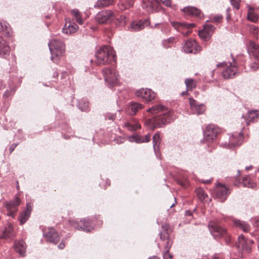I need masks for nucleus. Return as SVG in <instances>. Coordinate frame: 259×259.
I'll use <instances>...</instances> for the list:
<instances>
[{
	"label": "nucleus",
	"instance_id": "obj_1",
	"mask_svg": "<svg viewBox=\"0 0 259 259\" xmlns=\"http://www.w3.org/2000/svg\"><path fill=\"white\" fill-rule=\"evenodd\" d=\"M176 117V115L174 111H168L165 113L155 116L153 118L147 119L145 121V124L148 125L150 128L154 130L170 123Z\"/></svg>",
	"mask_w": 259,
	"mask_h": 259
},
{
	"label": "nucleus",
	"instance_id": "obj_2",
	"mask_svg": "<svg viewBox=\"0 0 259 259\" xmlns=\"http://www.w3.org/2000/svg\"><path fill=\"white\" fill-rule=\"evenodd\" d=\"M113 49L110 46H103L96 53V63L104 65L111 63L113 59Z\"/></svg>",
	"mask_w": 259,
	"mask_h": 259
},
{
	"label": "nucleus",
	"instance_id": "obj_3",
	"mask_svg": "<svg viewBox=\"0 0 259 259\" xmlns=\"http://www.w3.org/2000/svg\"><path fill=\"white\" fill-rule=\"evenodd\" d=\"M50 52L52 54L51 57L53 61L55 57L62 56L65 52V44L60 40L54 39L48 43Z\"/></svg>",
	"mask_w": 259,
	"mask_h": 259
},
{
	"label": "nucleus",
	"instance_id": "obj_4",
	"mask_svg": "<svg viewBox=\"0 0 259 259\" xmlns=\"http://www.w3.org/2000/svg\"><path fill=\"white\" fill-rule=\"evenodd\" d=\"M253 243V240L246 239L242 235L238 237L236 246L242 257L246 256L251 252V245Z\"/></svg>",
	"mask_w": 259,
	"mask_h": 259
},
{
	"label": "nucleus",
	"instance_id": "obj_5",
	"mask_svg": "<svg viewBox=\"0 0 259 259\" xmlns=\"http://www.w3.org/2000/svg\"><path fill=\"white\" fill-rule=\"evenodd\" d=\"M69 223L75 229L86 232H90L94 229V225L93 221L89 219H84L79 222L74 220H69Z\"/></svg>",
	"mask_w": 259,
	"mask_h": 259
},
{
	"label": "nucleus",
	"instance_id": "obj_6",
	"mask_svg": "<svg viewBox=\"0 0 259 259\" xmlns=\"http://www.w3.org/2000/svg\"><path fill=\"white\" fill-rule=\"evenodd\" d=\"M210 231L214 237H224L227 244L230 241V237L228 235L225 229L220 227L217 222L211 221L208 224Z\"/></svg>",
	"mask_w": 259,
	"mask_h": 259
},
{
	"label": "nucleus",
	"instance_id": "obj_7",
	"mask_svg": "<svg viewBox=\"0 0 259 259\" xmlns=\"http://www.w3.org/2000/svg\"><path fill=\"white\" fill-rule=\"evenodd\" d=\"M21 203V200L18 196H16L13 201L6 202L5 204L7 208V214L12 218H14L18 210V206Z\"/></svg>",
	"mask_w": 259,
	"mask_h": 259
},
{
	"label": "nucleus",
	"instance_id": "obj_8",
	"mask_svg": "<svg viewBox=\"0 0 259 259\" xmlns=\"http://www.w3.org/2000/svg\"><path fill=\"white\" fill-rule=\"evenodd\" d=\"M113 18V12L111 10L102 11L96 16V20L99 23H110Z\"/></svg>",
	"mask_w": 259,
	"mask_h": 259
},
{
	"label": "nucleus",
	"instance_id": "obj_9",
	"mask_svg": "<svg viewBox=\"0 0 259 259\" xmlns=\"http://www.w3.org/2000/svg\"><path fill=\"white\" fill-rule=\"evenodd\" d=\"M183 50L187 53L196 54L201 50V48L198 45L195 40L190 39L186 41L183 46Z\"/></svg>",
	"mask_w": 259,
	"mask_h": 259
},
{
	"label": "nucleus",
	"instance_id": "obj_10",
	"mask_svg": "<svg viewBox=\"0 0 259 259\" xmlns=\"http://www.w3.org/2000/svg\"><path fill=\"white\" fill-rule=\"evenodd\" d=\"M137 97L142 98L146 102H150L154 100L156 97V94L149 89H141L136 93Z\"/></svg>",
	"mask_w": 259,
	"mask_h": 259
},
{
	"label": "nucleus",
	"instance_id": "obj_11",
	"mask_svg": "<svg viewBox=\"0 0 259 259\" xmlns=\"http://www.w3.org/2000/svg\"><path fill=\"white\" fill-rule=\"evenodd\" d=\"M219 131V129L214 125H208L204 132L205 139L209 142L213 141L215 138Z\"/></svg>",
	"mask_w": 259,
	"mask_h": 259
},
{
	"label": "nucleus",
	"instance_id": "obj_12",
	"mask_svg": "<svg viewBox=\"0 0 259 259\" xmlns=\"http://www.w3.org/2000/svg\"><path fill=\"white\" fill-rule=\"evenodd\" d=\"M215 192L217 197L222 202L226 200L228 194L230 193L229 189L225 185L220 183L217 185Z\"/></svg>",
	"mask_w": 259,
	"mask_h": 259
},
{
	"label": "nucleus",
	"instance_id": "obj_13",
	"mask_svg": "<svg viewBox=\"0 0 259 259\" xmlns=\"http://www.w3.org/2000/svg\"><path fill=\"white\" fill-rule=\"evenodd\" d=\"M189 104L191 111L197 115L202 114L206 110V107L203 104H199L193 98H189Z\"/></svg>",
	"mask_w": 259,
	"mask_h": 259
},
{
	"label": "nucleus",
	"instance_id": "obj_14",
	"mask_svg": "<svg viewBox=\"0 0 259 259\" xmlns=\"http://www.w3.org/2000/svg\"><path fill=\"white\" fill-rule=\"evenodd\" d=\"M44 235L50 242L57 244L60 240V236L56 231L52 228H48L44 232Z\"/></svg>",
	"mask_w": 259,
	"mask_h": 259
},
{
	"label": "nucleus",
	"instance_id": "obj_15",
	"mask_svg": "<svg viewBox=\"0 0 259 259\" xmlns=\"http://www.w3.org/2000/svg\"><path fill=\"white\" fill-rule=\"evenodd\" d=\"M158 3V0H143L142 6L147 13H151L157 9Z\"/></svg>",
	"mask_w": 259,
	"mask_h": 259
},
{
	"label": "nucleus",
	"instance_id": "obj_16",
	"mask_svg": "<svg viewBox=\"0 0 259 259\" xmlns=\"http://www.w3.org/2000/svg\"><path fill=\"white\" fill-rule=\"evenodd\" d=\"M214 28V27L212 25H204L203 29L199 31V37L205 40L209 39Z\"/></svg>",
	"mask_w": 259,
	"mask_h": 259
},
{
	"label": "nucleus",
	"instance_id": "obj_17",
	"mask_svg": "<svg viewBox=\"0 0 259 259\" xmlns=\"http://www.w3.org/2000/svg\"><path fill=\"white\" fill-rule=\"evenodd\" d=\"M237 67L234 64L230 63L229 66L222 72L223 77L225 79L234 77L237 73Z\"/></svg>",
	"mask_w": 259,
	"mask_h": 259
},
{
	"label": "nucleus",
	"instance_id": "obj_18",
	"mask_svg": "<svg viewBox=\"0 0 259 259\" xmlns=\"http://www.w3.org/2000/svg\"><path fill=\"white\" fill-rule=\"evenodd\" d=\"M102 72L106 83L109 88H112L113 87V74L112 69L105 67L103 69Z\"/></svg>",
	"mask_w": 259,
	"mask_h": 259
},
{
	"label": "nucleus",
	"instance_id": "obj_19",
	"mask_svg": "<svg viewBox=\"0 0 259 259\" xmlns=\"http://www.w3.org/2000/svg\"><path fill=\"white\" fill-rule=\"evenodd\" d=\"M151 136L148 134L145 136L135 134L128 137V141L131 142H135L136 143H147L150 141Z\"/></svg>",
	"mask_w": 259,
	"mask_h": 259
},
{
	"label": "nucleus",
	"instance_id": "obj_20",
	"mask_svg": "<svg viewBox=\"0 0 259 259\" xmlns=\"http://www.w3.org/2000/svg\"><path fill=\"white\" fill-rule=\"evenodd\" d=\"M144 106L137 102H131L127 106L126 111V113L130 115H135L137 112L142 109Z\"/></svg>",
	"mask_w": 259,
	"mask_h": 259
},
{
	"label": "nucleus",
	"instance_id": "obj_21",
	"mask_svg": "<svg viewBox=\"0 0 259 259\" xmlns=\"http://www.w3.org/2000/svg\"><path fill=\"white\" fill-rule=\"evenodd\" d=\"M10 48L8 42L0 37V57L7 58L10 54Z\"/></svg>",
	"mask_w": 259,
	"mask_h": 259
},
{
	"label": "nucleus",
	"instance_id": "obj_22",
	"mask_svg": "<svg viewBox=\"0 0 259 259\" xmlns=\"http://www.w3.org/2000/svg\"><path fill=\"white\" fill-rule=\"evenodd\" d=\"M123 126L131 132L136 131L141 128V125L136 118L132 119L126 121Z\"/></svg>",
	"mask_w": 259,
	"mask_h": 259
},
{
	"label": "nucleus",
	"instance_id": "obj_23",
	"mask_svg": "<svg viewBox=\"0 0 259 259\" xmlns=\"http://www.w3.org/2000/svg\"><path fill=\"white\" fill-rule=\"evenodd\" d=\"M248 52L250 55L253 56L255 59H259V46L254 42L249 41Z\"/></svg>",
	"mask_w": 259,
	"mask_h": 259
},
{
	"label": "nucleus",
	"instance_id": "obj_24",
	"mask_svg": "<svg viewBox=\"0 0 259 259\" xmlns=\"http://www.w3.org/2000/svg\"><path fill=\"white\" fill-rule=\"evenodd\" d=\"M243 139V133L242 131L239 133H234L230 138V144L233 146L239 145L242 143Z\"/></svg>",
	"mask_w": 259,
	"mask_h": 259
},
{
	"label": "nucleus",
	"instance_id": "obj_25",
	"mask_svg": "<svg viewBox=\"0 0 259 259\" xmlns=\"http://www.w3.org/2000/svg\"><path fill=\"white\" fill-rule=\"evenodd\" d=\"M150 24L149 20L146 19L145 21H134L131 24V29L134 31H139L143 29L146 26Z\"/></svg>",
	"mask_w": 259,
	"mask_h": 259
},
{
	"label": "nucleus",
	"instance_id": "obj_26",
	"mask_svg": "<svg viewBox=\"0 0 259 259\" xmlns=\"http://www.w3.org/2000/svg\"><path fill=\"white\" fill-rule=\"evenodd\" d=\"M14 247L16 251L19 253L21 256H24L25 255V253L26 248V245L24 241L19 240L15 241Z\"/></svg>",
	"mask_w": 259,
	"mask_h": 259
},
{
	"label": "nucleus",
	"instance_id": "obj_27",
	"mask_svg": "<svg viewBox=\"0 0 259 259\" xmlns=\"http://www.w3.org/2000/svg\"><path fill=\"white\" fill-rule=\"evenodd\" d=\"M78 29V26L75 23H66L62 29V32L66 34L74 33Z\"/></svg>",
	"mask_w": 259,
	"mask_h": 259
},
{
	"label": "nucleus",
	"instance_id": "obj_28",
	"mask_svg": "<svg viewBox=\"0 0 259 259\" xmlns=\"http://www.w3.org/2000/svg\"><path fill=\"white\" fill-rule=\"evenodd\" d=\"M259 119V111L257 110H253L248 111V117L246 118V124L249 125L250 122L257 121Z\"/></svg>",
	"mask_w": 259,
	"mask_h": 259
},
{
	"label": "nucleus",
	"instance_id": "obj_29",
	"mask_svg": "<svg viewBox=\"0 0 259 259\" xmlns=\"http://www.w3.org/2000/svg\"><path fill=\"white\" fill-rule=\"evenodd\" d=\"M171 25L178 31H181L183 28L190 29L195 26L194 23H180L177 22H171Z\"/></svg>",
	"mask_w": 259,
	"mask_h": 259
},
{
	"label": "nucleus",
	"instance_id": "obj_30",
	"mask_svg": "<svg viewBox=\"0 0 259 259\" xmlns=\"http://www.w3.org/2000/svg\"><path fill=\"white\" fill-rule=\"evenodd\" d=\"M238 180L239 186L253 188L256 186L253 179H236Z\"/></svg>",
	"mask_w": 259,
	"mask_h": 259
},
{
	"label": "nucleus",
	"instance_id": "obj_31",
	"mask_svg": "<svg viewBox=\"0 0 259 259\" xmlns=\"http://www.w3.org/2000/svg\"><path fill=\"white\" fill-rule=\"evenodd\" d=\"M0 32H3L7 36H10L12 30L9 24L4 21H0Z\"/></svg>",
	"mask_w": 259,
	"mask_h": 259
},
{
	"label": "nucleus",
	"instance_id": "obj_32",
	"mask_svg": "<svg viewBox=\"0 0 259 259\" xmlns=\"http://www.w3.org/2000/svg\"><path fill=\"white\" fill-rule=\"evenodd\" d=\"M232 222L234 225L241 229L244 232H247L249 230V226L244 222L237 219L232 220Z\"/></svg>",
	"mask_w": 259,
	"mask_h": 259
},
{
	"label": "nucleus",
	"instance_id": "obj_33",
	"mask_svg": "<svg viewBox=\"0 0 259 259\" xmlns=\"http://www.w3.org/2000/svg\"><path fill=\"white\" fill-rule=\"evenodd\" d=\"M183 11L188 15H191L197 17L200 16V11L195 7H185L183 9Z\"/></svg>",
	"mask_w": 259,
	"mask_h": 259
},
{
	"label": "nucleus",
	"instance_id": "obj_34",
	"mask_svg": "<svg viewBox=\"0 0 259 259\" xmlns=\"http://www.w3.org/2000/svg\"><path fill=\"white\" fill-rule=\"evenodd\" d=\"M14 235V232L13 230V226L12 224H9L6 227L5 231L3 232L2 238H8Z\"/></svg>",
	"mask_w": 259,
	"mask_h": 259
},
{
	"label": "nucleus",
	"instance_id": "obj_35",
	"mask_svg": "<svg viewBox=\"0 0 259 259\" xmlns=\"http://www.w3.org/2000/svg\"><path fill=\"white\" fill-rule=\"evenodd\" d=\"M166 108L165 106L159 104L152 106L149 108L147 111V112H150L152 114L158 113L160 111H164Z\"/></svg>",
	"mask_w": 259,
	"mask_h": 259
},
{
	"label": "nucleus",
	"instance_id": "obj_36",
	"mask_svg": "<svg viewBox=\"0 0 259 259\" xmlns=\"http://www.w3.org/2000/svg\"><path fill=\"white\" fill-rule=\"evenodd\" d=\"M185 83L187 91H192L196 87V81L192 78H187L185 80Z\"/></svg>",
	"mask_w": 259,
	"mask_h": 259
},
{
	"label": "nucleus",
	"instance_id": "obj_37",
	"mask_svg": "<svg viewBox=\"0 0 259 259\" xmlns=\"http://www.w3.org/2000/svg\"><path fill=\"white\" fill-rule=\"evenodd\" d=\"M153 147L154 151L156 152L158 150V146L161 142V139L159 133H155L152 138Z\"/></svg>",
	"mask_w": 259,
	"mask_h": 259
},
{
	"label": "nucleus",
	"instance_id": "obj_38",
	"mask_svg": "<svg viewBox=\"0 0 259 259\" xmlns=\"http://www.w3.org/2000/svg\"><path fill=\"white\" fill-rule=\"evenodd\" d=\"M134 5V0H125L124 3L121 2L118 4V6L123 11L125 9H128Z\"/></svg>",
	"mask_w": 259,
	"mask_h": 259
},
{
	"label": "nucleus",
	"instance_id": "obj_39",
	"mask_svg": "<svg viewBox=\"0 0 259 259\" xmlns=\"http://www.w3.org/2000/svg\"><path fill=\"white\" fill-rule=\"evenodd\" d=\"M30 217V214L28 211H24L21 214L18 218L21 225L24 224Z\"/></svg>",
	"mask_w": 259,
	"mask_h": 259
},
{
	"label": "nucleus",
	"instance_id": "obj_40",
	"mask_svg": "<svg viewBox=\"0 0 259 259\" xmlns=\"http://www.w3.org/2000/svg\"><path fill=\"white\" fill-rule=\"evenodd\" d=\"M160 238L161 240H162L163 241L166 240V245H165V246H171L172 242H171L170 240L169 239V236H168V232H163L160 233Z\"/></svg>",
	"mask_w": 259,
	"mask_h": 259
},
{
	"label": "nucleus",
	"instance_id": "obj_41",
	"mask_svg": "<svg viewBox=\"0 0 259 259\" xmlns=\"http://www.w3.org/2000/svg\"><path fill=\"white\" fill-rule=\"evenodd\" d=\"M196 193L198 198L201 201L204 200L208 196L205 191L200 188L196 189Z\"/></svg>",
	"mask_w": 259,
	"mask_h": 259
},
{
	"label": "nucleus",
	"instance_id": "obj_42",
	"mask_svg": "<svg viewBox=\"0 0 259 259\" xmlns=\"http://www.w3.org/2000/svg\"><path fill=\"white\" fill-rule=\"evenodd\" d=\"M112 0H98L95 7L97 8L107 7L111 4Z\"/></svg>",
	"mask_w": 259,
	"mask_h": 259
},
{
	"label": "nucleus",
	"instance_id": "obj_43",
	"mask_svg": "<svg viewBox=\"0 0 259 259\" xmlns=\"http://www.w3.org/2000/svg\"><path fill=\"white\" fill-rule=\"evenodd\" d=\"M71 13L73 16L75 17L76 21L79 23V24H82L83 23V20L81 18V16L80 13L78 11V10L74 9L71 11Z\"/></svg>",
	"mask_w": 259,
	"mask_h": 259
},
{
	"label": "nucleus",
	"instance_id": "obj_44",
	"mask_svg": "<svg viewBox=\"0 0 259 259\" xmlns=\"http://www.w3.org/2000/svg\"><path fill=\"white\" fill-rule=\"evenodd\" d=\"M177 183L182 187L187 188L189 185V182L188 179H175Z\"/></svg>",
	"mask_w": 259,
	"mask_h": 259
},
{
	"label": "nucleus",
	"instance_id": "obj_45",
	"mask_svg": "<svg viewBox=\"0 0 259 259\" xmlns=\"http://www.w3.org/2000/svg\"><path fill=\"white\" fill-rule=\"evenodd\" d=\"M79 108L82 111H87L89 109V103L80 101L78 104Z\"/></svg>",
	"mask_w": 259,
	"mask_h": 259
},
{
	"label": "nucleus",
	"instance_id": "obj_46",
	"mask_svg": "<svg viewBox=\"0 0 259 259\" xmlns=\"http://www.w3.org/2000/svg\"><path fill=\"white\" fill-rule=\"evenodd\" d=\"M175 38L174 37H169L166 39H165L163 41V44L165 48L170 47V45L173 44Z\"/></svg>",
	"mask_w": 259,
	"mask_h": 259
},
{
	"label": "nucleus",
	"instance_id": "obj_47",
	"mask_svg": "<svg viewBox=\"0 0 259 259\" xmlns=\"http://www.w3.org/2000/svg\"><path fill=\"white\" fill-rule=\"evenodd\" d=\"M171 246H165V252L163 253V259H172V255L169 252Z\"/></svg>",
	"mask_w": 259,
	"mask_h": 259
},
{
	"label": "nucleus",
	"instance_id": "obj_48",
	"mask_svg": "<svg viewBox=\"0 0 259 259\" xmlns=\"http://www.w3.org/2000/svg\"><path fill=\"white\" fill-rule=\"evenodd\" d=\"M247 18L249 20L255 22L257 21L258 19V17L256 15L252 13L251 12L249 11L247 15Z\"/></svg>",
	"mask_w": 259,
	"mask_h": 259
},
{
	"label": "nucleus",
	"instance_id": "obj_49",
	"mask_svg": "<svg viewBox=\"0 0 259 259\" xmlns=\"http://www.w3.org/2000/svg\"><path fill=\"white\" fill-rule=\"evenodd\" d=\"M240 0H231L232 6L236 10H238L240 8Z\"/></svg>",
	"mask_w": 259,
	"mask_h": 259
},
{
	"label": "nucleus",
	"instance_id": "obj_50",
	"mask_svg": "<svg viewBox=\"0 0 259 259\" xmlns=\"http://www.w3.org/2000/svg\"><path fill=\"white\" fill-rule=\"evenodd\" d=\"M14 93V90H13V89H10V90H7L6 91V92H5L4 94V96L5 97V98H8L9 97L10 95L13 94Z\"/></svg>",
	"mask_w": 259,
	"mask_h": 259
},
{
	"label": "nucleus",
	"instance_id": "obj_51",
	"mask_svg": "<svg viewBox=\"0 0 259 259\" xmlns=\"http://www.w3.org/2000/svg\"><path fill=\"white\" fill-rule=\"evenodd\" d=\"M223 19V16L222 15H215L212 18V21L215 22H220Z\"/></svg>",
	"mask_w": 259,
	"mask_h": 259
},
{
	"label": "nucleus",
	"instance_id": "obj_52",
	"mask_svg": "<svg viewBox=\"0 0 259 259\" xmlns=\"http://www.w3.org/2000/svg\"><path fill=\"white\" fill-rule=\"evenodd\" d=\"M166 7H170L171 5V0H158Z\"/></svg>",
	"mask_w": 259,
	"mask_h": 259
},
{
	"label": "nucleus",
	"instance_id": "obj_53",
	"mask_svg": "<svg viewBox=\"0 0 259 259\" xmlns=\"http://www.w3.org/2000/svg\"><path fill=\"white\" fill-rule=\"evenodd\" d=\"M124 138L121 136H119L117 137L116 139H114V141H116V142L117 144L122 143L124 142Z\"/></svg>",
	"mask_w": 259,
	"mask_h": 259
},
{
	"label": "nucleus",
	"instance_id": "obj_54",
	"mask_svg": "<svg viewBox=\"0 0 259 259\" xmlns=\"http://www.w3.org/2000/svg\"><path fill=\"white\" fill-rule=\"evenodd\" d=\"M162 228L163 230H164L163 232H168V230L170 229V226L168 224H164L162 225Z\"/></svg>",
	"mask_w": 259,
	"mask_h": 259
},
{
	"label": "nucleus",
	"instance_id": "obj_55",
	"mask_svg": "<svg viewBox=\"0 0 259 259\" xmlns=\"http://www.w3.org/2000/svg\"><path fill=\"white\" fill-rule=\"evenodd\" d=\"M258 67V64L255 62H254L251 64V67L253 70H255Z\"/></svg>",
	"mask_w": 259,
	"mask_h": 259
},
{
	"label": "nucleus",
	"instance_id": "obj_56",
	"mask_svg": "<svg viewBox=\"0 0 259 259\" xmlns=\"http://www.w3.org/2000/svg\"><path fill=\"white\" fill-rule=\"evenodd\" d=\"M65 246V244L63 240H62V241L58 245V247L60 249L64 248Z\"/></svg>",
	"mask_w": 259,
	"mask_h": 259
},
{
	"label": "nucleus",
	"instance_id": "obj_57",
	"mask_svg": "<svg viewBox=\"0 0 259 259\" xmlns=\"http://www.w3.org/2000/svg\"><path fill=\"white\" fill-rule=\"evenodd\" d=\"M105 118L106 119L113 120V115L111 113H108L106 115Z\"/></svg>",
	"mask_w": 259,
	"mask_h": 259
},
{
	"label": "nucleus",
	"instance_id": "obj_58",
	"mask_svg": "<svg viewBox=\"0 0 259 259\" xmlns=\"http://www.w3.org/2000/svg\"><path fill=\"white\" fill-rule=\"evenodd\" d=\"M28 210L29 213L30 214V212L31 211V207L30 203L27 204V208L25 211H28Z\"/></svg>",
	"mask_w": 259,
	"mask_h": 259
},
{
	"label": "nucleus",
	"instance_id": "obj_59",
	"mask_svg": "<svg viewBox=\"0 0 259 259\" xmlns=\"http://www.w3.org/2000/svg\"><path fill=\"white\" fill-rule=\"evenodd\" d=\"M254 225L255 227H259V218L256 219L254 221Z\"/></svg>",
	"mask_w": 259,
	"mask_h": 259
},
{
	"label": "nucleus",
	"instance_id": "obj_60",
	"mask_svg": "<svg viewBox=\"0 0 259 259\" xmlns=\"http://www.w3.org/2000/svg\"><path fill=\"white\" fill-rule=\"evenodd\" d=\"M16 146H17V145L13 144L10 146V153H12L14 151V150L15 148L16 147Z\"/></svg>",
	"mask_w": 259,
	"mask_h": 259
},
{
	"label": "nucleus",
	"instance_id": "obj_61",
	"mask_svg": "<svg viewBox=\"0 0 259 259\" xmlns=\"http://www.w3.org/2000/svg\"><path fill=\"white\" fill-rule=\"evenodd\" d=\"M190 32H191V31L190 30H188L186 32H183L182 34L184 36H187V35H188Z\"/></svg>",
	"mask_w": 259,
	"mask_h": 259
},
{
	"label": "nucleus",
	"instance_id": "obj_62",
	"mask_svg": "<svg viewBox=\"0 0 259 259\" xmlns=\"http://www.w3.org/2000/svg\"><path fill=\"white\" fill-rule=\"evenodd\" d=\"M203 183H204V184H210L211 183V179H208V180H207L206 181H203Z\"/></svg>",
	"mask_w": 259,
	"mask_h": 259
},
{
	"label": "nucleus",
	"instance_id": "obj_63",
	"mask_svg": "<svg viewBox=\"0 0 259 259\" xmlns=\"http://www.w3.org/2000/svg\"><path fill=\"white\" fill-rule=\"evenodd\" d=\"M231 15L230 13H227V19L228 21L231 20Z\"/></svg>",
	"mask_w": 259,
	"mask_h": 259
},
{
	"label": "nucleus",
	"instance_id": "obj_64",
	"mask_svg": "<svg viewBox=\"0 0 259 259\" xmlns=\"http://www.w3.org/2000/svg\"><path fill=\"white\" fill-rule=\"evenodd\" d=\"M214 70H212L211 71L210 73H209V75H210V76L212 77V78H213V76H214Z\"/></svg>",
	"mask_w": 259,
	"mask_h": 259
}]
</instances>
